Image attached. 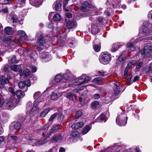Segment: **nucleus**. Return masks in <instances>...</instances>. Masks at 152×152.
<instances>
[{"label":"nucleus","instance_id":"obj_32","mask_svg":"<svg viewBox=\"0 0 152 152\" xmlns=\"http://www.w3.org/2000/svg\"><path fill=\"white\" fill-rule=\"evenodd\" d=\"M40 58L42 59H45L46 58H48L49 55L48 53L43 52L39 54Z\"/></svg>","mask_w":152,"mask_h":152},{"label":"nucleus","instance_id":"obj_11","mask_svg":"<svg viewBox=\"0 0 152 152\" xmlns=\"http://www.w3.org/2000/svg\"><path fill=\"white\" fill-rule=\"evenodd\" d=\"M27 37V34L24 31L20 30V41L26 40Z\"/></svg>","mask_w":152,"mask_h":152},{"label":"nucleus","instance_id":"obj_59","mask_svg":"<svg viewBox=\"0 0 152 152\" xmlns=\"http://www.w3.org/2000/svg\"><path fill=\"white\" fill-rule=\"evenodd\" d=\"M9 68V66L7 65H5L4 67L3 70L6 72L8 71Z\"/></svg>","mask_w":152,"mask_h":152},{"label":"nucleus","instance_id":"obj_49","mask_svg":"<svg viewBox=\"0 0 152 152\" xmlns=\"http://www.w3.org/2000/svg\"><path fill=\"white\" fill-rule=\"evenodd\" d=\"M51 124L49 122L44 125L42 129L44 130L48 129L49 127L51 125Z\"/></svg>","mask_w":152,"mask_h":152},{"label":"nucleus","instance_id":"obj_58","mask_svg":"<svg viewBox=\"0 0 152 152\" xmlns=\"http://www.w3.org/2000/svg\"><path fill=\"white\" fill-rule=\"evenodd\" d=\"M133 61H129L127 64L126 67H129V68L133 65Z\"/></svg>","mask_w":152,"mask_h":152},{"label":"nucleus","instance_id":"obj_57","mask_svg":"<svg viewBox=\"0 0 152 152\" xmlns=\"http://www.w3.org/2000/svg\"><path fill=\"white\" fill-rule=\"evenodd\" d=\"M41 93L40 91L36 92L34 95V99H36L37 98V96H39Z\"/></svg>","mask_w":152,"mask_h":152},{"label":"nucleus","instance_id":"obj_33","mask_svg":"<svg viewBox=\"0 0 152 152\" xmlns=\"http://www.w3.org/2000/svg\"><path fill=\"white\" fill-rule=\"evenodd\" d=\"M53 19L54 21H60L61 19V16L58 14H56L54 15Z\"/></svg>","mask_w":152,"mask_h":152},{"label":"nucleus","instance_id":"obj_51","mask_svg":"<svg viewBox=\"0 0 152 152\" xmlns=\"http://www.w3.org/2000/svg\"><path fill=\"white\" fill-rule=\"evenodd\" d=\"M26 0H21L20 1V8L26 5Z\"/></svg>","mask_w":152,"mask_h":152},{"label":"nucleus","instance_id":"obj_35","mask_svg":"<svg viewBox=\"0 0 152 152\" xmlns=\"http://www.w3.org/2000/svg\"><path fill=\"white\" fill-rule=\"evenodd\" d=\"M83 5L86 7L89 8L94 9L95 7L93 5L90 4L87 1H85L83 3Z\"/></svg>","mask_w":152,"mask_h":152},{"label":"nucleus","instance_id":"obj_29","mask_svg":"<svg viewBox=\"0 0 152 152\" xmlns=\"http://www.w3.org/2000/svg\"><path fill=\"white\" fill-rule=\"evenodd\" d=\"M57 116V113H55L53 114L51 116H50V118L49 119L48 122L50 124H52L53 120L54 119L56 118V117Z\"/></svg>","mask_w":152,"mask_h":152},{"label":"nucleus","instance_id":"obj_26","mask_svg":"<svg viewBox=\"0 0 152 152\" xmlns=\"http://www.w3.org/2000/svg\"><path fill=\"white\" fill-rule=\"evenodd\" d=\"M83 114V112L81 110H78L77 111L75 114L74 117V119H76L81 117Z\"/></svg>","mask_w":152,"mask_h":152},{"label":"nucleus","instance_id":"obj_30","mask_svg":"<svg viewBox=\"0 0 152 152\" xmlns=\"http://www.w3.org/2000/svg\"><path fill=\"white\" fill-rule=\"evenodd\" d=\"M142 32L144 35H149L150 34V29L148 27H142Z\"/></svg>","mask_w":152,"mask_h":152},{"label":"nucleus","instance_id":"obj_38","mask_svg":"<svg viewBox=\"0 0 152 152\" xmlns=\"http://www.w3.org/2000/svg\"><path fill=\"white\" fill-rule=\"evenodd\" d=\"M27 12V9H24L20 11V16H21V17H23L26 15Z\"/></svg>","mask_w":152,"mask_h":152},{"label":"nucleus","instance_id":"obj_25","mask_svg":"<svg viewBox=\"0 0 152 152\" xmlns=\"http://www.w3.org/2000/svg\"><path fill=\"white\" fill-rule=\"evenodd\" d=\"M57 116H58L57 119L59 122L61 123L63 121L65 116L62 113H57Z\"/></svg>","mask_w":152,"mask_h":152},{"label":"nucleus","instance_id":"obj_64","mask_svg":"<svg viewBox=\"0 0 152 152\" xmlns=\"http://www.w3.org/2000/svg\"><path fill=\"white\" fill-rule=\"evenodd\" d=\"M136 50V48L134 47V45H133V46H132L129 49V50L128 51V52L130 53L132 51H134Z\"/></svg>","mask_w":152,"mask_h":152},{"label":"nucleus","instance_id":"obj_62","mask_svg":"<svg viewBox=\"0 0 152 152\" xmlns=\"http://www.w3.org/2000/svg\"><path fill=\"white\" fill-rule=\"evenodd\" d=\"M72 135L73 137H77L78 136L77 132L75 131L72 132Z\"/></svg>","mask_w":152,"mask_h":152},{"label":"nucleus","instance_id":"obj_39","mask_svg":"<svg viewBox=\"0 0 152 152\" xmlns=\"http://www.w3.org/2000/svg\"><path fill=\"white\" fill-rule=\"evenodd\" d=\"M70 77L71 76L69 73H66L64 74L63 79L66 80V81H67L69 80Z\"/></svg>","mask_w":152,"mask_h":152},{"label":"nucleus","instance_id":"obj_4","mask_svg":"<svg viewBox=\"0 0 152 152\" xmlns=\"http://www.w3.org/2000/svg\"><path fill=\"white\" fill-rule=\"evenodd\" d=\"M9 79L8 78H6L3 75L0 76V88H1L4 87L5 84H7L9 83Z\"/></svg>","mask_w":152,"mask_h":152},{"label":"nucleus","instance_id":"obj_16","mask_svg":"<svg viewBox=\"0 0 152 152\" xmlns=\"http://www.w3.org/2000/svg\"><path fill=\"white\" fill-rule=\"evenodd\" d=\"M75 26L76 25L74 21H69L66 23V27L68 29H71Z\"/></svg>","mask_w":152,"mask_h":152},{"label":"nucleus","instance_id":"obj_40","mask_svg":"<svg viewBox=\"0 0 152 152\" xmlns=\"http://www.w3.org/2000/svg\"><path fill=\"white\" fill-rule=\"evenodd\" d=\"M66 97L67 99L73 101L74 100V97L73 95L71 93H68L66 94Z\"/></svg>","mask_w":152,"mask_h":152},{"label":"nucleus","instance_id":"obj_15","mask_svg":"<svg viewBox=\"0 0 152 152\" xmlns=\"http://www.w3.org/2000/svg\"><path fill=\"white\" fill-rule=\"evenodd\" d=\"M97 40L96 39L94 41V43L95 45L93 46V48L94 51L96 52H99L101 49V46L100 42H99L98 45H97L96 42L97 41Z\"/></svg>","mask_w":152,"mask_h":152},{"label":"nucleus","instance_id":"obj_50","mask_svg":"<svg viewBox=\"0 0 152 152\" xmlns=\"http://www.w3.org/2000/svg\"><path fill=\"white\" fill-rule=\"evenodd\" d=\"M11 19L13 20L12 22L13 23H16L18 20V18L17 15H13L12 16Z\"/></svg>","mask_w":152,"mask_h":152},{"label":"nucleus","instance_id":"obj_20","mask_svg":"<svg viewBox=\"0 0 152 152\" xmlns=\"http://www.w3.org/2000/svg\"><path fill=\"white\" fill-rule=\"evenodd\" d=\"M38 102H37L36 101H34L33 103V106L32 108L31 111L30 112V113L31 114V112H35L38 110L39 108L38 107L39 105Z\"/></svg>","mask_w":152,"mask_h":152},{"label":"nucleus","instance_id":"obj_17","mask_svg":"<svg viewBox=\"0 0 152 152\" xmlns=\"http://www.w3.org/2000/svg\"><path fill=\"white\" fill-rule=\"evenodd\" d=\"M62 4L54 2L53 4V8L54 10L57 11H59L61 10Z\"/></svg>","mask_w":152,"mask_h":152},{"label":"nucleus","instance_id":"obj_48","mask_svg":"<svg viewBox=\"0 0 152 152\" xmlns=\"http://www.w3.org/2000/svg\"><path fill=\"white\" fill-rule=\"evenodd\" d=\"M20 88L23 89L26 86V84L24 81H20Z\"/></svg>","mask_w":152,"mask_h":152},{"label":"nucleus","instance_id":"obj_7","mask_svg":"<svg viewBox=\"0 0 152 152\" xmlns=\"http://www.w3.org/2000/svg\"><path fill=\"white\" fill-rule=\"evenodd\" d=\"M122 53L119 56L118 58L117 63L119 65L123 64L126 59V55Z\"/></svg>","mask_w":152,"mask_h":152},{"label":"nucleus","instance_id":"obj_13","mask_svg":"<svg viewBox=\"0 0 152 152\" xmlns=\"http://www.w3.org/2000/svg\"><path fill=\"white\" fill-rule=\"evenodd\" d=\"M91 80V77L89 76H86L85 77V79L83 80V79L81 77L78 80L77 79L76 80H75V82L76 83H79L80 82V84L84 83L85 82H88L90 81Z\"/></svg>","mask_w":152,"mask_h":152},{"label":"nucleus","instance_id":"obj_45","mask_svg":"<svg viewBox=\"0 0 152 152\" xmlns=\"http://www.w3.org/2000/svg\"><path fill=\"white\" fill-rule=\"evenodd\" d=\"M55 136L56 137V139L57 140V141L60 140H62V137L61 136V133H58L56 134Z\"/></svg>","mask_w":152,"mask_h":152},{"label":"nucleus","instance_id":"obj_19","mask_svg":"<svg viewBox=\"0 0 152 152\" xmlns=\"http://www.w3.org/2000/svg\"><path fill=\"white\" fill-rule=\"evenodd\" d=\"M4 32L7 35H11L13 33V28L10 26L6 27L4 29Z\"/></svg>","mask_w":152,"mask_h":152},{"label":"nucleus","instance_id":"obj_12","mask_svg":"<svg viewBox=\"0 0 152 152\" xmlns=\"http://www.w3.org/2000/svg\"><path fill=\"white\" fill-rule=\"evenodd\" d=\"M105 19H104L102 17L99 16L97 17L96 19V25H98V26H100L101 27L102 26V25H104V21L103 20H104Z\"/></svg>","mask_w":152,"mask_h":152},{"label":"nucleus","instance_id":"obj_5","mask_svg":"<svg viewBox=\"0 0 152 152\" xmlns=\"http://www.w3.org/2000/svg\"><path fill=\"white\" fill-rule=\"evenodd\" d=\"M62 126L61 124H54L52 126V128L49 133L48 135H50L53 133L57 132L61 129Z\"/></svg>","mask_w":152,"mask_h":152},{"label":"nucleus","instance_id":"obj_31","mask_svg":"<svg viewBox=\"0 0 152 152\" xmlns=\"http://www.w3.org/2000/svg\"><path fill=\"white\" fill-rule=\"evenodd\" d=\"M50 98L53 100H56L58 99V94L54 92L51 93L50 96Z\"/></svg>","mask_w":152,"mask_h":152},{"label":"nucleus","instance_id":"obj_53","mask_svg":"<svg viewBox=\"0 0 152 152\" xmlns=\"http://www.w3.org/2000/svg\"><path fill=\"white\" fill-rule=\"evenodd\" d=\"M24 81L25 83V84H26V86H27V87H29L31 86V83L30 80L28 79L27 80H24Z\"/></svg>","mask_w":152,"mask_h":152},{"label":"nucleus","instance_id":"obj_36","mask_svg":"<svg viewBox=\"0 0 152 152\" xmlns=\"http://www.w3.org/2000/svg\"><path fill=\"white\" fill-rule=\"evenodd\" d=\"M55 80L56 82H59L63 80V77L60 75L58 74L55 76Z\"/></svg>","mask_w":152,"mask_h":152},{"label":"nucleus","instance_id":"obj_60","mask_svg":"<svg viewBox=\"0 0 152 152\" xmlns=\"http://www.w3.org/2000/svg\"><path fill=\"white\" fill-rule=\"evenodd\" d=\"M143 65V63L142 62H140L136 66V68L137 69H139L140 67L142 66Z\"/></svg>","mask_w":152,"mask_h":152},{"label":"nucleus","instance_id":"obj_37","mask_svg":"<svg viewBox=\"0 0 152 152\" xmlns=\"http://www.w3.org/2000/svg\"><path fill=\"white\" fill-rule=\"evenodd\" d=\"M144 71L147 74L149 73L150 72H152V62L149 64L148 69H145Z\"/></svg>","mask_w":152,"mask_h":152},{"label":"nucleus","instance_id":"obj_18","mask_svg":"<svg viewBox=\"0 0 152 152\" xmlns=\"http://www.w3.org/2000/svg\"><path fill=\"white\" fill-rule=\"evenodd\" d=\"M9 91L12 94V95L14 96V97L15 98V96H16V97L18 99H19V94H18V93L19 92V90H17L16 91V92L15 93L14 92V89L12 87H9Z\"/></svg>","mask_w":152,"mask_h":152},{"label":"nucleus","instance_id":"obj_24","mask_svg":"<svg viewBox=\"0 0 152 152\" xmlns=\"http://www.w3.org/2000/svg\"><path fill=\"white\" fill-rule=\"evenodd\" d=\"M120 47V46L117 43H115L112 45L111 50L113 52H115Z\"/></svg>","mask_w":152,"mask_h":152},{"label":"nucleus","instance_id":"obj_23","mask_svg":"<svg viewBox=\"0 0 152 152\" xmlns=\"http://www.w3.org/2000/svg\"><path fill=\"white\" fill-rule=\"evenodd\" d=\"M126 112V111H123V112L118 115L117 117H119V118L124 119H125V121H127L128 120V117L127 116Z\"/></svg>","mask_w":152,"mask_h":152},{"label":"nucleus","instance_id":"obj_28","mask_svg":"<svg viewBox=\"0 0 152 152\" xmlns=\"http://www.w3.org/2000/svg\"><path fill=\"white\" fill-rule=\"evenodd\" d=\"M5 106L6 109H9L15 107L14 103L11 101L7 102Z\"/></svg>","mask_w":152,"mask_h":152},{"label":"nucleus","instance_id":"obj_22","mask_svg":"<svg viewBox=\"0 0 152 152\" xmlns=\"http://www.w3.org/2000/svg\"><path fill=\"white\" fill-rule=\"evenodd\" d=\"M50 110V109L49 108H47L45 109L40 114L39 117L41 118L44 117L49 113Z\"/></svg>","mask_w":152,"mask_h":152},{"label":"nucleus","instance_id":"obj_52","mask_svg":"<svg viewBox=\"0 0 152 152\" xmlns=\"http://www.w3.org/2000/svg\"><path fill=\"white\" fill-rule=\"evenodd\" d=\"M120 5L121 4L120 3H119L118 2L113 4V6L115 9L118 8H120Z\"/></svg>","mask_w":152,"mask_h":152},{"label":"nucleus","instance_id":"obj_54","mask_svg":"<svg viewBox=\"0 0 152 152\" xmlns=\"http://www.w3.org/2000/svg\"><path fill=\"white\" fill-rule=\"evenodd\" d=\"M133 44L132 43L128 42L126 44V48L128 51L129 50V49L133 46Z\"/></svg>","mask_w":152,"mask_h":152},{"label":"nucleus","instance_id":"obj_47","mask_svg":"<svg viewBox=\"0 0 152 152\" xmlns=\"http://www.w3.org/2000/svg\"><path fill=\"white\" fill-rule=\"evenodd\" d=\"M102 79V77H96L94 79L93 82L94 83H97L101 81Z\"/></svg>","mask_w":152,"mask_h":152},{"label":"nucleus","instance_id":"obj_55","mask_svg":"<svg viewBox=\"0 0 152 152\" xmlns=\"http://www.w3.org/2000/svg\"><path fill=\"white\" fill-rule=\"evenodd\" d=\"M19 123H14L13 124V128L15 129H19Z\"/></svg>","mask_w":152,"mask_h":152},{"label":"nucleus","instance_id":"obj_1","mask_svg":"<svg viewBox=\"0 0 152 152\" xmlns=\"http://www.w3.org/2000/svg\"><path fill=\"white\" fill-rule=\"evenodd\" d=\"M111 56L107 52L101 53L99 57V61L102 64H106L109 63L111 59Z\"/></svg>","mask_w":152,"mask_h":152},{"label":"nucleus","instance_id":"obj_46","mask_svg":"<svg viewBox=\"0 0 152 152\" xmlns=\"http://www.w3.org/2000/svg\"><path fill=\"white\" fill-rule=\"evenodd\" d=\"M129 76L127 79V81L126 83V84L128 86H129L131 84V80L132 77V75L130 74L129 75Z\"/></svg>","mask_w":152,"mask_h":152},{"label":"nucleus","instance_id":"obj_27","mask_svg":"<svg viewBox=\"0 0 152 152\" xmlns=\"http://www.w3.org/2000/svg\"><path fill=\"white\" fill-rule=\"evenodd\" d=\"M20 51H21L22 50L23 51V53H24V52H26L27 53H28L30 56L31 58H34V57L33 56V55L34 53V51L31 50H24L23 49H22L20 48Z\"/></svg>","mask_w":152,"mask_h":152},{"label":"nucleus","instance_id":"obj_34","mask_svg":"<svg viewBox=\"0 0 152 152\" xmlns=\"http://www.w3.org/2000/svg\"><path fill=\"white\" fill-rule=\"evenodd\" d=\"M113 90L115 96H118L121 92V89L119 87H114Z\"/></svg>","mask_w":152,"mask_h":152},{"label":"nucleus","instance_id":"obj_42","mask_svg":"<svg viewBox=\"0 0 152 152\" xmlns=\"http://www.w3.org/2000/svg\"><path fill=\"white\" fill-rule=\"evenodd\" d=\"M30 71L28 69H26L23 72L24 76L25 77L29 76L30 75Z\"/></svg>","mask_w":152,"mask_h":152},{"label":"nucleus","instance_id":"obj_6","mask_svg":"<svg viewBox=\"0 0 152 152\" xmlns=\"http://www.w3.org/2000/svg\"><path fill=\"white\" fill-rule=\"evenodd\" d=\"M84 125L83 122H79L75 123L71 125L72 128L74 130H76L82 128Z\"/></svg>","mask_w":152,"mask_h":152},{"label":"nucleus","instance_id":"obj_8","mask_svg":"<svg viewBox=\"0 0 152 152\" xmlns=\"http://www.w3.org/2000/svg\"><path fill=\"white\" fill-rule=\"evenodd\" d=\"M99 26L96 24H93L91 26V33L93 34H96L98 32Z\"/></svg>","mask_w":152,"mask_h":152},{"label":"nucleus","instance_id":"obj_21","mask_svg":"<svg viewBox=\"0 0 152 152\" xmlns=\"http://www.w3.org/2000/svg\"><path fill=\"white\" fill-rule=\"evenodd\" d=\"M91 129V127L88 125H86L82 131V133L83 135L86 134Z\"/></svg>","mask_w":152,"mask_h":152},{"label":"nucleus","instance_id":"obj_14","mask_svg":"<svg viewBox=\"0 0 152 152\" xmlns=\"http://www.w3.org/2000/svg\"><path fill=\"white\" fill-rule=\"evenodd\" d=\"M106 117V115L104 113L102 114L99 117L95 120L96 122L101 123L104 121V122H106L105 118Z\"/></svg>","mask_w":152,"mask_h":152},{"label":"nucleus","instance_id":"obj_63","mask_svg":"<svg viewBox=\"0 0 152 152\" xmlns=\"http://www.w3.org/2000/svg\"><path fill=\"white\" fill-rule=\"evenodd\" d=\"M11 40V38L10 37H5L3 40V41L5 42H8Z\"/></svg>","mask_w":152,"mask_h":152},{"label":"nucleus","instance_id":"obj_43","mask_svg":"<svg viewBox=\"0 0 152 152\" xmlns=\"http://www.w3.org/2000/svg\"><path fill=\"white\" fill-rule=\"evenodd\" d=\"M11 69L15 72H17L19 69V67L18 65H13L12 66Z\"/></svg>","mask_w":152,"mask_h":152},{"label":"nucleus","instance_id":"obj_44","mask_svg":"<svg viewBox=\"0 0 152 152\" xmlns=\"http://www.w3.org/2000/svg\"><path fill=\"white\" fill-rule=\"evenodd\" d=\"M9 61L12 63H17L18 61L16 59V56H15L11 57L10 59L9 60Z\"/></svg>","mask_w":152,"mask_h":152},{"label":"nucleus","instance_id":"obj_61","mask_svg":"<svg viewBox=\"0 0 152 152\" xmlns=\"http://www.w3.org/2000/svg\"><path fill=\"white\" fill-rule=\"evenodd\" d=\"M66 16L68 18H70L72 17V14L70 12H67L65 14Z\"/></svg>","mask_w":152,"mask_h":152},{"label":"nucleus","instance_id":"obj_41","mask_svg":"<svg viewBox=\"0 0 152 152\" xmlns=\"http://www.w3.org/2000/svg\"><path fill=\"white\" fill-rule=\"evenodd\" d=\"M99 103L97 101H95L91 103V107L93 109H96L97 105H99Z\"/></svg>","mask_w":152,"mask_h":152},{"label":"nucleus","instance_id":"obj_9","mask_svg":"<svg viewBox=\"0 0 152 152\" xmlns=\"http://www.w3.org/2000/svg\"><path fill=\"white\" fill-rule=\"evenodd\" d=\"M117 124L121 126L125 125L127 123V121L125 119L119 118V117H117L116 119Z\"/></svg>","mask_w":152,"mask_h":152},{"label":"nucleus","instance_id":"obj_10","mask_svg":"<svg viewBox=\"0 0 152 152\" xmlns=\"http://www.w3.org/2000/svg\"><path fill=\"white\" fill-rule=\"evenodd\" d=\"M30 4L32 6L38 7L41 5V0H29Z\"/></svg>","mask_w":152,"mask_h":152},{"label":"nucleus","instance_id":"obj_2","mask_svg":"<svg viewBox=\"0 0 152 152\" xmlns=\"http://www.w3.org/2000/svg\"><path fill=\"white\" fill-rule=\"evenodd\" d=\"M141 53L143 58H152V46H145L143 50L141 51Z\"/></svg>","mask_w":152,"mask_h":152},{"label":"nucleus","instance_id":"obj_56","mask_svg":"<svg viewBox=\"0 0 152 152\" xmlns=\"http://www.w3.org/2000/svg\"><path fill=\"white\" fill-rule=\"evenodd\" d=\"M150 25V23L148 21H145L143 23V27H148Z\"/></svg>","mask_w":152,"mask_h":152},{"label":"nucleus","instance_id":"obj_3","mask_svg":"<svg viewBox=\"0 0 152 152\" xmlns=\"http://www.w3.org/2000/svg\"><path fill=\"white\" fill-rule=\"evenodd\" d=\"M37 36L38 39L36 42L37 45L40 46L43 45L46 42V37L43 34H41L39 35L37 34Z\"/></svg>","mask_w":152,"mask_h":152}]
</instances>
